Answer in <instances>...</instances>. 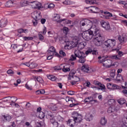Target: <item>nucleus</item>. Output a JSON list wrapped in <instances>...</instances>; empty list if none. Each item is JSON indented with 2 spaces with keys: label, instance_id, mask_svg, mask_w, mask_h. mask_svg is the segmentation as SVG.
Listing matches in <instances>:
<instances>
[{
  "label": "nucleus",
  "instance_id": "obj_14",
  "mask_svg": "<svg viewBox=\"0 0 127 127\" xmlns=\"http://www.w3.org/2000/svg\"><path fill=\"white\" fill-rule=\"evenodd\" d=\"M116 112V106L114 105L111 106L108 109L107 112L108 114H113Z\"/></svg>",
  "mask_w": 127,
  "mask_h": 127
},
{
  "label": "nucleus",
  "instance_id": "obj_9",
  "mask_svg": "<svg viewBox=\"0 0 127 127\" xmlns=\"http://www.w3.org/2000/svg\"><path fill=\"white\" fill-rule=\"evenodd\" d=\"M78 41L79 40L77 39H73L71 42L68 43L71 49L75 48V47H77V45H78V43H79Z\"/></svg>",
  "mask_w": 127,
  "mask_h": 127
},
{
  "label": "nucleus",
  "instance_id": "obj_40",
  "mask_svg": "<svg viewBox=\"0 0 127 127\" xmlns=\"http://www.w3.org/2000/svg\"><path fill=\"white\" fill-rule=\"evenodd\" d=\"M121 89V86L117 85V84H113L112 85V89Z\"/></svg>",
  "mask_w": 127,
  "mask_h": 127
},
{
  "label": "nucleus",
  "instance_id": "obj_37",
  "mask_svg": "<svg viewBox=\"0 0 127 127\" xmlns=\"http://www.w3.org/2000/svg\"><path fill=\"white\" fill-rule=\"evenodd\" d=\"M63 3H64V4H65V5H70V4H72V2L68 0H65L63 2Z\"/></svg>",
  "mask_w": 127,
  "mask_h": 127
},
{
  "label": "nucleus",
  "instance_id": "obj_13",
  "mask_svg": "<svg viewBox=\"0 0 127 127\" xmlns=\"http://www.w3.org/2000/svg\"><path fill=\"white\" fill-rule=\"evenodd\" d=\"M91 8L90 9V11H92L93 13H99L101 10L100 8L96 7V6H91Z\"/></svg>",
  "mask_w": 127,
  "mask_h": 127
},
{
  "label": "nucleus",
  "instance_id": "obj_29",
  "mask_svg": "<svg viewBox=\"0 0 127 127\" xmlns=\"http://www.w3.org/2000/svg\"><path fill=\"white\" fill-rule=\"evenodd\" d=\"M110 58H111V59H113V60H120V56H117V55H114L111 56Z\"/></svg>",
  "mask_w": 127,
  "mask_h": 127
},
{
  "label": "nucleus",
  "instance_id": "obj_36",
  "mask_svg": "<svg viewBox=\"0 0 127 127\" xmlns=\"http://www.w3.org/2000/svg\"><path fill=\"white\" fill-rule=\"evenodd\" d=\"M37 95H39L40 94H44L45 93V90L44 89H41L40 90H37L36 91Z\"/></svg>",
  "mask_w": 127,
  "mask_h": 127
},
{
  "label": "nucleus",
  "instance_id": "obj_42",
  "mask_svg": "<svg viewBox=\"0 0 127 127\" xmlns=\"http://www.w3.org/2000/svg\"><path fill=\"white\" fill-rule=\"evenodd\" d=\"M37 82H39V83H41V84L43 83V79H42L40 76L37 78Z\"/></svg>",
  "mask_w": 127,
  "mask_h": 127
},
{
  "label": "nucleus",
  "instance_id": "obj_57",
  "mask_svg": "<svg viewBox=\"0 0 127 127\" xmlns=\"http://www.w3.org/2000/svg\"><path fill=\"white\" fill-rule=\"evenodd\" d=\"M63 71L64 72H69V71H70V68L66 67V68H63Z\"/></svg>",
  "mask_w": 127,
  "mask_h": 127
},
{
  "label": "nucleus",
  "instance_id": "obj_38",
  "mask_svg": "<svg viewBox=\"0 0 127 127\" xmlns=\"http://www.w3.org/2000/svg\"><path fill=\"white\" fill-rule=\"evenodd\" d=\"M115 50L117 52L118 54L117 56H119L120 57H122L123 55H124V53L123 52L120 51L119 50L115 49Z\"/></svg>",
  "mask_w": 127,
  "mask_h": 127
},
{
  "label": "nucleus",
  "instance_id": "obj_23",
  "mask_svg": "<svg viewBox=\"0 0 127 127\" xmlns=\"http://www.w3.org/2000/svg\"><path fill=\"white\" fill-rule=\"evenodd\" d=\"M49 118H50V121L51 124H53V123H55L56 121L55 120V117H54V115H49Z\"/></svg>",
  "mask_w": 127,
  "mask_h": 127
},
{
  "label": "nucleus",
  "instance_id": "obj_21",
  "mask_svg": "<svg viewBox=\"0 0 127 127\" xmlns=\"http://www.w3.org/2000/svg\"><path fill=\"white\" fill-rule=\"evenodd\" d=\"M38 64L35 63H32L30 64H28V67H29L30 69H34L37 67Z\"/></svg>",
  "mask_w": 127,
  "mask_h": 127
},
{
  "label": "nucleus",
  "instance_id": "obj_41",
  "mask_svg": "<svg viewBox=\"0 0 127 127\" xmlns=\"http://www.w3.org/2000/svg\"><path fill=\"white\" fill-rule=\"evenodd\" d=\"M115 103H116V101L115 100V99H110L108 101L109 105H114Z\"/></svg>",
  "mask_w": 127,
  "mask_h": 127
},
{
  "label": "nucleus",
  "instance_id": "obj_15",
  "mask_svg": "<svg viewBox=\"0 0 127 127\" xmlns=\"http://www.w3.org/2000/svg\"><path fill=\"white\" fill-rule=\"evenodd\" d=\"M86 45H87L86 42H81L80 43L78 44L77 49L78 50H82Z\"/></svg>",
  "mask_w": 127,
  "mask_h": 127
},
{
  "label": "nucleus",
  "instance_id": "obj_39",
  "mask_svg": "<svg viewBox=\"0 0 127 127\" xmlns=\"http://www.w3.org/2000/svg\"><path fill=\"white\" fill-rule=\"evenodd\" d=\"M60 54L62 56L61 57V58H63V57H65L66 56V54L62 50L60 51Z\"/></svg>",
  "mask_w": 127,
  "mask_h": 127
},
{
  "label": "nucleus",
  "instance_id": "obj_59",
  "mask_svg": "<svg viewBox=\"0 0 127 127\" xmlns=\"http://www.w3.org/2000/svg\"><path fill=\"white\" fill-rule=\"evenodd\" d=\"M54 55H56V56H57V57H59V58H61V57H62L61 55H60L58 53H56V52H55L54 53Z\"/></svg>",
  "mask_w": 127,
  "mask_h": 127
},
{
  "label": "nucleus",
  "instance_id": "obj_55",
  "mask_svg": "<svg viewBox=\"0 0 127 127\" xmlns=\"http://www.w3.org/2000/svg\"><path fill=\"white\" fill-rule=\"evenodd\" d=\"M54 69L56 71H57L59 70H62V68L60 66H57L55 67Z\"/></svg>",
  "mask_w": 127,
  "mask_h": 127
},
{
  "label": "nucleus",
  "instance_id": "obj_63",
  "mask_svg": "<svg viewBox=\"0 0 127 127\" xmlns=\"http://www.w3.org/2000/svg\"><path fill=\"white\" fill-rule=\"evenodd\" d=\"M67 94L68 95H74V92L73 91H69L67 92Z\"/></svg>",
  "mask_w": 127,
  "mask_h": 127
},
{
  "label": "nucleus",
  "instance_id": "obj_52",
  "mask_svg": "<svg viewBox=\"0 0 127 127\" xmlns=\"http://www.w3.org/2000/svg\"><path fill=\"white\" fill-rule=\"evenodd\" d=\"M98 86H99V87L100 88H101V90H103L105 89V85H104V84L101 83L100 82V83H99Z\"/></svg>",
  "mask_w": 127,
  "mask_h": 127
},
{
  "label": "nucleus",
  "instance_id": "obj_4",
  "mask_svg": "<svg viewBox=\"0 0 127 127\" xmlns=\"http://www.w3.org/2000/svg\"><path fill=\"white\" fill-rule=\"evenodd\" d=\"M95 37V28L93 29L91 28L89 29L87 31L83 32L82 34V37L85 40H87V41H89L91 40L93 37Z\"/></svg>",
  "mask_w": 127,
  "mask_h": 127
},
{
  "label": "nucleus",
  "instance_id": "obj_32",
  "mask_svg": "<svg viewBox=\"0 0 127 127\" xmlns=\"http://www.w3.org/2000/svg\"><path fill=\"white\" fill-rule=\"evenodd\" d=\"M65 101L66 102H70V101H71V103H74V102H75V100L74 99V98H70V97H66L65 98Z\"/></svg>",
  "mask_w": 127,
  "mask_h": 127
},
{
  "label": "nucleus",
  "instance_id": "obj_28",
  "mask_svg": "<svg viewBox=\"0 0 127 127\" xmlns=\"http://www.w3.org/2000/svg\"><path fill=\"white\" fill-rule=\"evenodd\" d=\"M101 125L102 126H105L106 124H107V119L104 117L103 118H102L100 121Z\"/></svg>",
  "mask_w": 127,
  "mask_h": 127
},
{
  "label": "nucleus",
  "instance_id": "obj_46",
  "mask_svg": "<svg viewBox=\"0 0 127 127\" xmlns=\"http://www.w3.org/2000/svg\"><path fill=\"white\" fill-rule=\"evenodd\" d=\"M48 6V8H54L55 5L53 3H50V4H46Z\"/></svg>",
  "mask_w": 127,
  "mask_h": 127
},
{
  "label": "nucleus",
  "instance_id": "obj_20",
  "mask_svg": "<svg viewBox=\"0 0 127 127\" xmlns=\"http://www.w3.org/2000/svg\"><path fill=\"white\" fill-rule=\"evenodd\" d=\"M6 23H7L6 20L1 19L0 21V27H4L6 25Z\"/></svg>",
  "mask_w": 127,
  "mask_h": 127
},
{
  "label": "nucleus",
  "instance_id": "obj_62",
  "mask_svg": "<svg viewBox=\"0 0 127 127\" xmlns=\"http://www.w3.org/2000/svg\"><path fill=\"white\" fill-rule=\"evenodd\" d=\"M24 32V29H19L18 30V33H22Z\"/></svg>",
  "mask_w": 127,
  "mask_h": 127
},
{
  "label": "nucleus",
  "instance_id": "obj_49",
  "mask_svg": "<svg viewBox=\"0 0 127 127\" xmlns=\"http://www.w3.org/2000/svg\"><path fill=\"white\" fill-rule=\"evenodd\" d=\"M68 31H69V29L66 27H64V33L65 34H67L68 33Z\"/></svg>",
  "mask_w": 127,
  "mask_h": 127
},
{
  "label": "nucleus",
  "instance_id": "obj_35",
  "mask_svg": "<svg viewBox=\"0 0 127 127\" xmlns=\"http://www.w3.org/2000/svg\"><path fill=\"white\" fill-rule=\"evenodd\" d=\"M115 72H116V69H112L111 71L110 76H111V77H112V78H115V76L116 75V74L115 73Z\"/></svg>",
  "mask_w": 127,
  "mask_h": 127
},
{
  "label": "nucleus",
  "instance_id": "obj_43",
  "mask_svg": "<svg viewBox=\"0 0 127 127\" xmlns=\"http://www.w3.org/2000/svg\"><path fill=\"white\" fill-rule=\"evenodd\" d=\"M113 83H107V87L108 89H113Z\"/></svg>",
  "mask_w": 127,
  "mask_h": 127
},
{
  "label": "nucleus",
  "instance_id": "obj_12",
  "mask_svg": "<svg viewBox=\"0 0 127 127\" xmlns=\"http://www.w3.org/2000/svg\"><path fill=\"white\" fill-rule=\"evenodd\" d=\"M33 18L34 19H36V20H39L41 19V15H40V12L35 11L33 13Z\"/></svg>",
  "mask_w": 127,
  "mask_h": 127
},
{
  "label": "nucleus",
  "instance_id": "obj_26",
  "mask_svg": "<svg viewBox=\"0 0 127 127\" xmlns=\"http://www.w3.org/2000/svg\"><path fill=\"white\" fill-rule=\"evenodd\" d=\"M116 81L118 82H121V81H124V78H123V76L121 74H118L116 77Z\"/></svg>",
  "mask_w": 127,
  "mask_h": 127
},
{
  "label": "nucleus",
  "instance_id": "obj_51",
  "mask_svg": "<svg viewBox=\"0 0 127 127\" xmlns=\"http://www.w3.org/2000/svg\"><path fill=\"white\" fill-rule=\"evenodd\" d=\"M64 49L65 50H67V49H71V47H70V45H69V43L66 44L65 46H64Z\"/></svg>",
  "mask_w": 127,
  "mask_h": 127
},
{
  "label": "nucleus",
  "instance_id": "obj_27",
  "mask_svg": "<svg viewBox=\"0 0 127 127\" xmlns=\"http://www.w3.org/2000/svg\"><path fill=\"white\" fill-rule=\"evenodd\" d=\"M56 51V49L55 48H54V47H51L50 48H49V50H48V52L49 53H53V55H54V52H55Z\"/></svg>",
  "mask_w": 127,
  "mask_h": 127
},
{
  "label": "nucleus",
  "instance_id": "obj_10",
  "mask_svg": "<svg viewBox=\"0 0 127 127\" xmlns=\"http://www.w3.org/2000/svg\"><path fill=\"white\" fill-rule=\"evenodd\" d=\"M113 65V62L110 60H106L103 63V66L106 68H111Z\"/></svg>",
  "mask_w": 127,
  "mask_h": 127
},
{
  "label": "nucleus",
  "instance_id": "obj_47",
  "mask_svg": "<svg viewBox=\"0 0 127 127\" xmlns=\"http://www.w3.org/2000/svg\"><path fill=\"white\" fill-rule=\"evenodd\" d=\"M112 117L113 119H117L118 118V113L116 112L112 113Z\"/></svg>",
  "mask_w": 127,
  "mask_h": 127
},
{
  "label": "nucleus",
  "instance_id": "obj_16",
  "mask_svg": "<svg viewBox=\"0 0 127 127\" xmlns=\"http://www.w3.org/2000/svg\"><path fill=\"white\" fill-rule=\"evenodd\" d=\"M34 3L33 5H36V6H34V8H38V9H40L41 7V4L37 1H34L30 2V3Z\"/></svg>",
  "mask_w": 127,
  "mask_h": 127
},
{
  "label": "nucleus",
  "instance_id": "obj_56",
  "mask_svg": "<svg viewBox=\"0 0 127 127\" xmlns=\"http://www.w3.org/2000/svg\"><path fill=\"white\" fill-rule=\"evenodd\" d=\"M52 124L53 126V127H58V122L56 121L55 122H54Z\"/></svg>",
  "mask_w": 127,
  "mask_h": 127
},
{
  "label": "nucleus",
  "instance_id": "obj_22",
  "mask_svg": "<svg viewBox=\"0 0 127 127\" xmlns=\"http://www.w3.org/2000/svg\"><path fill=\"white\" fill-rule=\"evenodd\" d=\"M83 21V22H84V24H85V25H87V26L91 27V25L92 24V21L88 19H84Z\"/></svg>",
  "mask_w": 127,
  "mask_h": 127
},
{
  "label": "nucleus",
  "instance_id": "obj_58",
  "mask_svg": "<svg viewBox=\"0 0 127 127\" xmlns=\"http://www.w3.org/2000/svg\"><path fill=\"white\" fill-rule=\"evenodd\" d=\"M38 20H36V19H34L33 20V25H34V26H35V25H37V23H38Z\"/></svg>",
  "mask_w": 127,
  "mask_h": 127
},
{
  "label": "nucleus",
  "instance_id": "obj_7",
  "mask_svg": "<svg viewBox=\"0 0 127 127\" xmlns=\"http://www.w3.org/2000/svg\"><path fill=\"white\" fill-rule=\"evenodd\" d=\"M54 19L55 21H57L58 23H61L63 21L64 22V24H67L70 23L71 21L67 20L66 18L60 19V15L57 14L56 16H54Z\"/></svg>",
  "mask_w": 127,
  "mask_h": 127
},
{
  "label": "nucleus",
  "instance_id": "obj_3",
  "mask_svg": "<svg viewBox=\"0 0 127 127\" xmlns=\"http://www.w3.org/2000/svg\"><path fill=\"white\" fill-rule=\"evenodd\" d=\"M94 44L96 46H101L103 43V37L100 34V30L97 28L94 27Z\"/></svg>",
  "mask_w": 127,
  "mask_h": 127
},
{
  "label": "nucleus",
  "instance_id": "obj_48",
  "mask_svg": "<svg viewBox=\"0 0 127 127\" xmlns=\"http://www.w3.org/2000/svg\"><path fill=\"white\" fill-rule=\"evenodd\" d=\"M11 98H12V97H11V96L6 97L3 98V99H4L3 101L4 102H8V101H9V99H11Z\"/></svg>",
  "mask_w": 127,
  "mask_h": 127
},
{
  "label": "nucleus",
  "instance_id": "obj_17",
  "mask_svg": "<svg viewBox=\"0 0 127 127\" xmlns=\"http://www.w3.org/2000/svg\"><path fill=\"white\" fill-rule=\"evenodd\" d=\"M2 117L4 122H10V121L11 120V116L8 115H3Z\"/></svg>",
  "mask_w": 127,
  "mask_h": 127
},
{
  "label": "nucleus",
  "instance_id": "obj_2",
  "mask_svg": "<svg viewBox=\"0 0 127 127\" xmlns=\"http://www.w3.org/2000/svg\"><path fill=\"white\" fill-rule=\"evenodd\" d=\"M72 118L73 120L69 119L67 121V124H69L70 127H74V125L76 124H80L83 121V117L81 115L78 114L77 112H73L72 114Z\"/></svg>",
  "mask_w": 127,
  "mask_h": 127
},
{
  "label": "nucleus",
  "instance_id": "obj_5",
  "mask_svg": "<svg viewBox=\"0 0 127 127\" xmlns=\"http://www.w3.org/2000/svg\"><path fill=\"white\" fill-rule=\"evenodd\" d=\"M74 54L75 57H78V58H79L78 60V62L79 63H85V62L86 61V55L85 53L80 51V50H75L74 51Z\"/></svg>",
  "mask_w": 127,
  "mask_h": 127
},
{
  "label": "nucleus",
  "instance_id": "obj_61",
  "mask_svg": "<svg viewBox=\"0 0 127 127\" xmlns=\"http://www.w3.org/2000/svg\"><path fill=\"white\" fill-rule=\"evenodd\" d=\"M11 47H12L13 49H16V48H17V46L15 44H13L11 45Z\"/></svg>",
  "mask_w": 127,
  "mask_h": 127
},
{
  "label": "nucleus",
  "instance_id": "obj_30",
  "mask_svg": "<svg viewBox=\"0 0 127 127\" xmlns=\"http://www.w3.org/2000/svg\"><path fill=\"white\" fill-rule=\"evenodd\" d=\"M126 102V100L124 98H121L118 100V103L120 105H124V104H125Z\"/></svg>",
  "mask_w": 127,
  "mask_h": 127
},
{
  "label": "nucleus",
  "instance_id": "obj_19",
  "mask_svg": "<svg viewBox=\"0 0 127 127\" xmlns=\"http://www.w3.org/2000/svg\"><path fill=\"white\" fill-rule=\"evenodd\" d=\"M13 2H14L13 0H8L6 2L5 5L6 7H10L13 4Z\"/></svg>",
  "mask_w": 127,
  "mask_h": 127
},
{
  "label": "nucleus",
  "instance_id": "obj_31",
  "mask_svg": "<svg viewBox=\"0 0 127 127\" xmlns=\"http://www.w3.org/2000/svg\"><path fill=\"white\" fill-rule=\"evenodd\" d=\"M21 6H26L27 5V1L22 0L20 2Z\"/></svg>",
  "mask_w": 127,
  "mask_h": 127
},
{
  "label": "nucleus",
  "instance_id": "obj_60",
  "mask_svg": "<svg viewBox=\"0 0 127 127\" xmlns=\"http://www.w3.org/2000/svg\"><path fill=\"white\" fill-rule=\"evenodd\" d=\"M46 30H47L46 27H44V28L43 29V34L44 35H45V34H46V32H47V31Z\"/></svg>",
  "mask_w": 127,
  "mask_h": 127
},
{
  "label": "nucleus",
  "instance_id": "obj_24",
  "mask_svg": "<svg viewBox=\"0 0 127 127\" xmlns=\"http://www.w3.org/2000/svg\"><path fill=\"white\" fill-rule=\"evenodd\" d=\"M71 78H72L73 82L77 83V82H79V81H80V78L76 75H71Z\"/></svg>",
  "mask_w": 127,
  "mask_h": 127
},
{
  "label": "nucleus",
  "instance_id": "obj_54",
  "mask_svg": "<svg viewBox=\"0 0 127 127\" xmlns=\"http://www.w3.org/2000/svg\"><path fill=\"white\" fill-rule=\"evenodd\" d=\"M124 120L125 121V124H127V113L124 114Z\"/></svg>",
  "mask_w": 127,
  "mask_h": 127
},
{
  "label": "nucleus",
  "instance_id": "obj_18",
  "mask_svg": "<svg viewBox=\"0 0 127 127\" xmlns=\"http://www.w3.org/2000/svg\"><path fill=\"white\" fill-rule=\"evenodd\" d=\"M126 38H127V36L126 35H124L122 36H119L118 37V40H119L121 43H124Z\"/></svg>",
  "mask_w": 127,
  "mask_h": 127
},
{
  "label": "nucleus",
  "instance_id": "obj_34",
  "mask_svg": "<svg viewBox=\"0 0 127 127\" xmlns=\"http://www.w3.org/2000/svg\"><path fill=\"white\" fill-rule=\"evenodd\" d=\"M38 35H39V40H41V41H42V40L44 39V37H43V35H42V32H39Z\"/></svg>",
  "mask_w": 127,
  "mask_h": 127
},
{
  "label": "nucleus",
  "instance_id": "obj_8",
  "mask_svg": "<svg viewBox=\"0 0 127 127\" xmlns=\"http://www.w3.org/2000/svg\"><path fill=\"white\" fill-rule=\"evenodd\" d=\"M100 23L103 28L105 29V30H111V26L110 25V23L109 22H106V21L102 20L100 22Z\"/></svg>",
  "mask_w": 127,
  "mask_h": 127
},
{
  "label": "nucleus",
  "instance_id": "obj_44",
  "mask_svg": "<svg viewBox=\"0 0 127 127\" xmlns=\"http://www.w3.org/2000/svg\"><path fill=\"white\" fill-rule=\"evenodd\" d=\"M23 38H24L25 41L32 40V39H33V37H23Z\"/></svg>",
  "mask_w": 127,
  "mask_h": 127
},
{
  "label": "nucleus",
  "instance_id": "obj_1",
  "mask_svg": "<svg viewBox=\"0 0 127 127\" xmlns=\"http://www.w3.org/2000/svg\"><path fill=\"white\" fill-rule=\"evenodd\" d=\"M115 46L116 40L108 39L102 44L101 47L104 52H108L109 50H111L112 48H114Z\"/></svg>",
  "mask_w": 127,
  "mask_h": 127
},
{
  "label": "nucleus",
  "instance_id": "obj_25",
  "mask_svg": "<svg viewBox=\"0 0 127 127\" xmlns=\"http://www.w3.org/2000/svg\"><path fill=\"white\" fill-rule=\"evenodd\" d=\"M98 59H99V61H98L99 63H104V61L107 59V58L106 57H99Z\"/></svg>",
  "mask_w": 127,
  "mask_h": 127
},
{
  "label": "nucleus",
  "instance_id": "obj_53",
  "mask_svg": "<svg viewBox=\"0 0 127 127\" xmlns=\"http://www.w3.org/2000/svg\"><path fill=\"white\" fill-rule=\"evenodd\" d=\"M7 74H10L11 75H13L14 74V71H12L11 69H9L7 71Z\"/></svg>",
  "mask_w": 127,
  "mask_h": 127
},
{
  "label": "nucleus",
  "instance_id": "obj_64",
  "mask_svg": "<svg viewBox=\"0 0 127 127\" xmlns=\"http://www.w3.org/2000/svg\"><path fill=\"white\" fill-rule=\"evenodd\" d=\"M51 109L52 111H57V107L56 106H54L51 108Z\"/></svg>",
  "mask_w": 127,
  "mask_h": 127
},
{
  "label": "nucleus",
  "instance_id": "obj_50",
  "mask_svg": "<svg viewBox=\"0 0 127 127\" xmlns=\"http://www.w3.org/2000/svg\"><path fill=\"white\" fill-rule=\"evenodd\" d=\"M76 60V57L73 55H71L70 57V59H69V61H74Z\"/></svg>",
  "mask_w": 127,
  "mask_h": 127
},
{
  "label": "nucleus",
  "instance_id": "obj_45",
  "mask_svg": "<svg viewBox=\"0 0 127 127\" xmlns=\"http://www.w3.org/2000/svg\"><path fill=\"white\" fill-rule=\"evenodd\" d=\"M93 52V50L89 49L86 51L85 52V56L88 55V54H91Z\"/></svg>",
  "mask_w": 127,
  "mask_h": 127
},
{
  "label": "nucleus",
  "instance_id": "obj_33",
  "mask_svg": "<svg viewBox=\"0 0 127 127\" xmlns=\"http://www.w3.org/2000/svg\"><path fill=\"white\" fill-rule=\"evenodd\" d=\"M47 77L51 81H56V77L53 76V75H48Z\"/></svg>",
  "mask_w": 127,
  "mask_h": 127
},
{
  "label": "nucleus",
  "instance_id": "obj_11",
  "mask_svg": "<svg viewBox=\"0 0 127 127\" xmlns=\"http://www.w3.org/2000/svg\"><path fill=\"white\" fill-rule=\"evenodd\" d=\"M81 71L85 72L86 73H91L92 72V69L90 68L89 65L84 64L81 67Z\"/></svg>",
  "mask_w": 127,
  "mask_h": 127
},
{
  "label": "nucleus",
  "instance_id": "obj_6",
  "mask_svg": "<svg viewBox=\"0 0 127 127\" xmlns=\"http://www.w3.org/2000/svg\"><path fill=\"white\" fill-rule=\"evenodd\" d=\"M74 54L75 57H78V58H79L78 60V62L79 63H85V62L86 61V55L85 53L80 51V50H75L74 51Z\"/></svg>",
  "mask_w": 127,
  "mask_h": 127
}]
</instances>
